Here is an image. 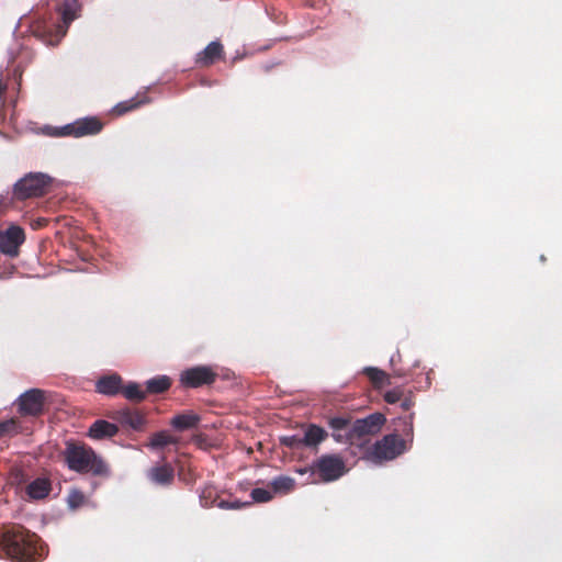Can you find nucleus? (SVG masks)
I'll use <instances>...</instances> for the list:
<instances>
[{
	"instance_id": "obj_29",
	"label": "nucleus",
	"mask_w": 562,
	"mask_h": 562,
	"mask_svg": "<svg viewBox=\"0 0 562 562\" xmlns=\"http://www.w3.org/2000/svg\"><path fill=\"white\" fill-rule=\"evenodd\" d=\"M86 503V496L80 490H71L67 497L68 507L78 509Z\"/></svg>"
},
{
	"instance_id": "obj_6",
	"label": "nucleus",
	"mask_w": 562,
	"mask_h": 562,
	"mask_svg": "<svg viewBox=\"0 0 562 562\" xmlns=\"http://www.w3.org/2000/svg\"><path fill=\"white\" fill-rule=\"evenodd\" d=\"M406 450V442L396 434L385 435L378 440L369 451L370 459L375 462L389 461L397 458Z\"/></svg>"
},
{
	"instance_id": "obj_31",
	"label": "nucleus",
	"mask_w": 562,
	"mask_h": 562,
	"mask_svg": "<svg viewBox=\"0 0 562 562\" xmlns=\"http://www.w3.org/2000/svg\"><path fill=\"white\" fill-rule=\"evenodd\" d=\"M250 496L256 503H267L273 498V493L272 491L257 487L251 491Z\"/></svg>"
},
{
	"instance_id": "obj_4",
	"label": "nucleus",
	"mask_w": 562,
	"mask_h": 562,
	"mask_svg": "<svg viewBox=\"0 0 562 562\" xmlns=\"http://www.w3.org/2000/svg\"><path fill=\"white\" fill-rule=\"evenodd\" d=\"M221 376L218 366L196 364L183 369L179 373V386L183 390L211 387Z\"/></svg>"
},
{
	"instance_id": "obj_35",
	"label": "nucleus",
	"mask_w": 562,
	"mask_h": 562,
	"mask_svg": "<svg viewBox=\"0 0 562 562\" xmlns=\"http://www.w3.org/2000/svg\"><path fill=\"white\" fill-rule=\"evenodd\" d=\"M413 404H414L413 401L411 398L406 397L401 401V408L405 412L409 411L412 408Z\"/></svg>"
},
{
	"instance_id": "obj_5",
	"label": "nucleus",
	"mask_w": 562,
	"mask_h": 562,
	"mask_svg": "<svg viewBox=\"0 0 562 562\" xmlns=\"http://www.w3.org/2000/svg\"><path fill=\"white\" fill-rule=\"evenodd\" d=\"M53 179L43 172H30L21 178L13 187V199L24 201L40 198L50 190Z\"/></svg>"
},
{
	"instance_id": "obj_34",
	"label": "nucleus",
	"mask_w": 562,
	"mask_h": 562,
	"mask_svg": "<svg viewBox=\"0 0 562 562\" xmlns=\"http://www.w3.org/2000/svg\"><path fill=\"white\" fill-rule=\"evenodd\" d=\"M383 397L386 403L395 404V403L402 401L403 391L400 387H396V389L385 392Z\"/></svg>"
},
{
	"instance_id": "obj_32",
	"label": "nucleus",
	"mask_w": 562,
	"mask_h": 562,
	"mask_svg": "<svg viewBox=\"0 0 562 562\" xmlns=\"http://www.w3.org/2000/svg\"><path fill=\"white\" fill-rule=\"evenodd\" d=\"M390 362L394 369V372L400 376H404L411 372L409 367L397 366L402 362V353L401 352L394 353L391 357Z\"/></svg>"
},
{
	"instance_id": "obj_27",
	"label": "nucleus",
	"mask_w": 562,
	"mask_h": 562,
	"mask_svg": "<svg viewBox=\"0 0 562 562\" xmlns=\"http://www.w3.org/2000/svg\"><path fill=\"white\" fill-rule=\"evenodd\" d=\"M218 499L220 497L217 491L213 485L207 484L201 488L200 503L203 507L209 508L212 506H216Z\"/></svg>"
},
{
	"instance_id": "obj_19",
	"label": "nucleus",
	"mask_w": 562,
	"mask_h": 562,
	"mask_svg": "<svg viewBox=\"0 0 562 562\" xmlns=\"http://www.w3.org/2000/svg\"><path fill=\"white\" fill-rule=\"evenodd\" d=\"M201 418L198 414L193 412H187L182 414H178L172 417L170 420V425L179 431H184L189 429H194L199 426Z\"/></svg>"
},
{
	"instance_id": "obj_12",
	"label": "nucleus",
	"mask_w": 562,
	"mask_h": 562,
	"mask_svg": "<svg viewBox=\"0 0 562 562\" xmlns=\"http://www.w3.org/2000/svg\"><path fill=\"white\" fill-rule=\"evenodd\" d=\"M25 240V234L20 226L12 225L7 231L0 232V251L10 257L19 255V248Z\"/></svg>"
},
{
	"instance_id": "obj_20",
	"label": "nucleus",
	"mask_w": 562,
	"mask_h": 562,
	"mask_svg": "<svg viewBox=\"0 0 562 562\" xmlns=\"http://www.w3.org/2000/svg\"><path fill=\"white\" fill-rule=\"evenodd\" d=\"M362 373L369 379L372 386L376 390L383 389L391 383L390 375L379 368L366 367L362 370Z\"/></svg>"
},
{
	"instance_id": "obj_26",
	"label": "nucleus",
	"mask_w": 562,
	"mask_h": 562,
	"mask_svg": "<svg viewBox=\"0 0 562 562\" xmlns=\"http://www.w3.org/2000/svg\"><path fill=\"white\" fill-rule=\"evenodd\" d=\"M177 442H178V439L176 437H173L166 430H161V431L155 432L151 436L148 446L151 449H159V448H164L169 445H176Z\"/></svg>"
},
{
	"instance_id": "obj_18",
	"label": "nucleus",
	"mask_w": 562,
	"mask_h": 562,
	"mask_svg": "<svg viewBox=\"0 0 562 562\" xmlns=\"http://www.w3.org/2000/svg\"><path fill=\"white\" fill-rule=\"evenodd\" d=\"M328 426L331 428L333 438L337 442L349 443V440L347 438H348V430L351 426L350 418L341 417V416L331 417L328 420Z\"/></svg>"
},
{
	"instance_id": "obj_7",
	"label": "nucleus",
	"mask_w": 562,
	"mask_h": 562,
	"mask_svg": "<svg viewBox=\"0 0 562 562\" xmlns=\"http://www.w3.org/2000/svg\"><path fill=\"white\" fill-rule=\"evenodd\" d=\"M313 474H316L322 482H333L342 476L346 472V464L338 454H324L314 461L311 467Z\"/></svg>"
},
{
	"instance_id": "obj_11",
	"label": "nucleus",
	"mask_w": 562,
	"mask_h": 562,
	"mask_svg": "<svg viewBox=\"0 0 562 562\" xmlns=\"http://www.w3.org/2000/svg\"><path fill=\"white\" fill-rule=\"evenodd\" d=\"M16 402L20 415L37 417L44 412L45 393L40 389H31L21 394Z\"/></svg>"
},
{
	"instance_id": "obj_8",
	"label": "nucleus",
	"mask_w": 562,
	"mask_h": 562,
	"mask_svg": "<svg viewBox=\"0 0 562 562\" xmlns=\"http://www.w3.org/2000/svg\"><path fill=\"white\" fill-rule=\"evenodd\" d=\"M385 422L386 418L381 413H373L364 418L356 419L348 430L349 443L353 445L368 436L376 435Z\"/></svg>"
},
{
	"instance_id": "obj_23",
	"label": "nucleus",
	"mask_w": 562,
	"mask_h": 562,
	"mask_svg": "<svg viewBox=\"0 0 562 562\" xmlns=\"http://www.w3.org/2000/svg\"><path fill=\"white\" fill-rule=\"evenodd\" d=\"M121 394L130 402L140 403L147 397V392L142 390L136 382H128L126 385L122 383Z\"/></svg>"
},
{
	"instance_id": "obj_33",
	"label": "nucleus",
	"mask_w": 562,
	"mask_h": 562,
	"mask_svg": "<svg viewBox=\"0 0 562 562\" xmlns=\"http://www.w3.org/2000/svg\"><path fill=\"white\" fill-rule=\"evenodd\" d=\"M281 443L291 449H297L304 446L302 437L299 436H286L281 438Z\"/></svg>"
},
{
	"instance_id": "obj_36",
	"label": "nucleus",
	"mask_w": 562,
	"mask_h": 562,
	"mask_svg": "<svg viewBox=\"0 0 562 562\" xmlns=\"http://www.w3.org/2000/svg\"><path fill=\"white\" fill-rule=\"evenodd\" d=\"M231 504L233 506L232 509H241L246 506H249L251 503H249V502L241 503L240 501L235 499V501H231Z\"/></svg>"
},
{
	"instance_id": "obj_22",
	"label": "nucleus",
	"mask_w": 562,
	"mask_h": 562,
	"mask_svg": "<svg viewBox=\"0 0 562 562\" xmlns=\"http://www.w3.org/2000/svg\"><path fill=\"white\" fill-rule=\"evenodd\" d=\"M171 386V379L167 375H157L146 381L147 394H162Z\"/></svg>"
},
{
	"instance_id": "obj_25",
	"label": "nucleus",
	"mask_w": 562,
	"mask_h": 562,
	"mask_svg": "<svg viewBox=\"0 0 562 562\" xmlns=\"http://www.w3.org/2000/svg\"><path fill=\"white\" fill-rule=\"evenodd\" d=\"M269 486L271 487V491L273 494H289L292 492L295 487V481L294 479L285 475H280L274 477Z\"/></svg>"
},
{
	"instance_id": "obj_14",
	"label": "nucleus",
	"mask_w": 562,
	"mask_h": 562,
	"mask_svg": "<svg viewBox=\"0 0 562 562\" xmlns=\"http://www.w3.org/2000/svg\"><path fill=\"white\" fill-rule=\"evenodd\" d=\"M224 46L220 41L211 42L203 50L196 54L195 65L200 68H209L224 58Z\"/></svg>"
},
{
	"instance_id": "obj_17",
	"label": "nucleus",
	"mask_w": 562,
	"mask_h": 562,
	"mask_svg": "<svg viewBox=\"0 0 562 562\" xmlns=\"http://www.w3.org/2000/svg\"><path fill=\"white\" fill-rule=\"evenodd\" d=\"M147 476L155 484L168 486L173 482L175 470L171 464L164 463L149 469Z\"/></svg>"
},
{
	"instance_id": "obj_30",
	"label": "nucleus",
	"mask_w": 562,
	"mask_h": 562,
	"mask_svg": "<svg viewBox=\"0 0 562 562\" xmlns=\"http://www.w3.org/2000/svg\"><path fill=\"white\" fill-rule=\"evenodd\" d=\"M19 432V422L14 418L0 423V438Z\"/></svg>"
},
{
	"instance_id": "obj_37",
	"label": "nucleus",
	"mask_w": 562,
	"mask_h": 562,
	"mask_svg": "<svg viewBox=\"0 0 562 562\" xmlns=\"http://www.w3.org/2000/svg\"><path fill=\"white\" fill-rule=\"evenodd\" d=\"M216 506L222 508V509H232V504H231V501H226V499H218V502L216 503Z\"/></svg>"
},
{
	"instance_id": "obj_13",
	"label": "nucleus",
	"mask_w": 562,
	"mask_h": 562,
	"mask_svg": "<svg viewBox=\"0 0 562 562\" xmlns=\"http://www.w3.org/2000/svg\"><path fill=\"white\" fill-rule=\"evenodd\" d=\"M52 490L53 485L50 479L48 476H38L25 485L23 498L29 501H42L48 497Z\"/></svg>"
},
{
	"instance_id": "obj_2",
	"label": "nucleus",
	"mask_w": 562,
	"mask_h": 562,
	"mask_svg": "<svg viewBox=\"0 0 562 562\" xmlns=\"http://www.w3.org/2000/svg\"><path fill=\"white\" fill-rule=\"evenodd\" d=\"M81 3L79 0H64L58 9L63 24L53 25L45 21H36L31 25L32 34L47 45L56 46L66 35L70 23L79 16Z\"/></svg>"
},
{
	"instance_id": "obj_15",
	"label": "nucleus",
	"mask_w": 562,
	"mask_h": 562,
	"mask_svg": "<svg viewBox=\"0 0 562 562\" xmlns=\"http://www.w3.org/2000/svg\"><path fill=\"white\" fill-rule=\"evenodd\" d=\"M120 431L119 425L105 419H97L91 424L88 436L94 440H102L115 437Z\"/></svg>"
},
{
	"instance_id": "obj_38",
	"label": "nucleus",
	"mask_w": 562,
	"mask_h": 562,
	"mask_svg": "<svg viewBox=\"0 0 562 562\" xmlns=\"http://www.w3.org/2000/svg\"><path fill=\"white\" fill-rule=\"evenodd\" d=\"M412 418H413V416L411 415L409 416V431H412V429H413Z\"/></svg>"
},
{
	"instance_id": "obj_21",
	"label": "nucleus",
	"mask_w": 562,
	"mask_h": 562,
	"mask_svg": "<svg viewBox=\"0 0 562 562\" xmlns=\"http://www.w3.org/2000/svg\"><path fill=\"white\" fill-rule=\"evenodd\" d=\"M327 437V432L319 426L311 424L305 430L302 441L305 447H314Z\"/></svg>"
},
{
	"instance_id": "obj_3",
	"label": "nucleus",
	"mask_w": 562,
	"mask_h": 562,
	"mask_svg": "<svg viewBox=\"0 0 562 562\" xmlns=\"http://www.w3.org/2000/svg\"><path fill=\"white\" fill-rule=\"evenodd\" d=\"M64 457L68 468L78 473H91L94 476L109 474L108 464L85 443L67 442Z\"/></svg>"
},
{
	"instance_id": "obj_1",
	"label": "nucleus",
	"mask_w": 562,
	"mask_h": 562,
	"mask_svg": "<svg viewBox=\"0 0 562 562\" xmlns=\"http://www.w3.org/2000/svg\"><path fill=\"white\" fill-rule=\"evenodd\" d=\"M40 538L22 525H10L0 535V557L18 562H36L41 557Z\"/></svg>"
},
{
	"instance_id": "obj_28",
	"label": "nucleus",
	"mask_w": 562,
	"mask_h": 562,
	"mask_svg": "<svg viewBox=\"0 0 562 562\" xmlns=\"http://www.w3.org/2000/svg\"><path fill=\"white\" fill-rule=\"evenodd\" d=\"M30 482V476L20 468L12 469L10 472V484L18 491L24 493L25 485Z\"/></svg>"
},
{
	"instance_id": "obj_10",
	"label": "nucleus",
	"mask_w": 562,
	"mask_h": 562,
	"mask_svg": "<svg viewBox=\"0 0 562 562\" xmlns=\"http://www.w3.org/2000/svg\"><path fill=\"white\" fill-rule=\"evenodd\" d=\"M103 128V123L95 116H87L67 124L63 127L55 128L54 136H72L83 137L97 135Z\"/></svg>"
},
{
	"instance_id": "obj_24",
	"label": "nucleus",
	"mask_w": 562,
	"mask_h": 562,
	"mask_svg": "<svg viewBox=\"0 0 562 562\" xmlns=\"http://www.w3.org/2000/svg\"><path fill=\"white\" fill-rule=\"evenodd\" d=\"M148 102H149V99L147 98L146 94H143V95L137 94L136 97H134L130 100L117 103L113 108V113L116 115H123L130 111H133V110L139 108L142 104H145Z\"/></svg>"
},
{
	"instance_id": "obj_16",
	"label": "nucleus",
	"mask_w": 562,
	"mask_h": 562,
	"mask_svg": "<svg viewBox=\"0 0 562 562\" xmlns=\"http://www.w3.org/2000/svg\"><path fill=\"white\" fill-rule=\"evenodd\" d=\"M123 379L117 373L101 376L95 382V391L106 396L121 394Z\"/></svg>"
},
{
	"instance_id": "obj_39",
	"label": "nucleus",
	"mask_w": 562,
	"mask_h": 562,
	"mask_svg": "<svg viewBox=\"0 0 562 562\" xmlns=\"http://www.w3.org/2000/svg\"><path fill=\"white\" fill-rule=\"evenodd\" d=\"M223 378H224V379H229V373H228V372H227V373H225Z\"/></svg>"
},
{
	"instance_id": "obj_9",
	"label": "nucleus",
	"mask_w": 562,
	"mask_h": 562,
	"mask_svg": "<svg viewBox=\"0 0 562 562\" xmlns=\"http://www.w3.org/2000/svg\"><path fill=\"white\" fill-rule=\"evenodd\" d=\"M106 416L120 425L123 429L142 432L146 429V414L138 408L123 407L109 412Z\"/></svg>"
}]
</instances>
